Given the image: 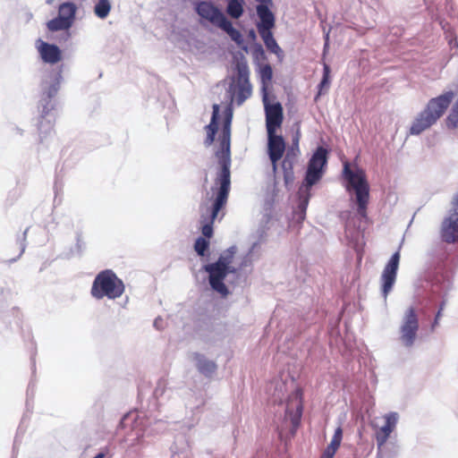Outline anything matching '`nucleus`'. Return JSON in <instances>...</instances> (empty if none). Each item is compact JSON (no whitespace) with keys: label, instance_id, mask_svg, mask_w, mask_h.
Segmentation results:
<instances>
[{"label":"nucleus","instance_id":"obj_1","mask_svg":"<svg viewBox=\"0 0 458 458\" xmlns=\"http://www.w3.org/2000/svg\"><path fill=\"white\" fill-rule=\"evenodd\" d=\"M454 98L452 90L431 98L417 115L410 127V134L420 135L434 125L443 116Z\"/></svg>","mask_w":458,"mask_h":458},{"label":"nucleus","instance_id":"obj_2","mask_svg":"<svg viewBox=\"0 0 458 458\" xmlns=\"http://www.w3.org/2000/svg\"><path fill=\"white\" fill-rule=\"evenodd\" d=\"M236 247L233 246L225 250L214 262L204 266V270L208 274V281L211 288L222 297L229 294V290L224 280L229 273H236V268L232 267Z\"/></svg>","mask_w":458,"mask_h":458},{"label":"nucleus","instance_id":"obj_3","mask_svg":"<svg viewBox=\"0 0 458 458\" xmlns=\"http://www.w3.org/2000/svg\"><path fill=\"white\" fill-rule=\"evenodd\" d=\"M230 189L231 180H228L227 174L223 175V178L215 179V187L212 188L215 198L210 208V214L208 217L201 216V233L208 239L213 236V224L219 216L220 211L226 206Z\"/></svg>","mask_w":458,"mask_h":458},{"label":"nucleus","instance_id":"obj_4","mask_svg":"<svg viewBox=\"0 0 458 458\" xmlns=\"http://www.w3.org/2000/svg\"><path fill=\"white\" fill-rule=\"evenodd\" d=\"M343 173L348 182L347 191L352 190L354 191L357 213L360 216L366 217L369 202V185L365 172L361 169L352 171L349 163H345Z\"/></svg>","mask_w":458,"mask_h":458},{"label":"nucleus","instance_id":"obj_5","mask_svg":"<svg viewBox=\"0 0 458 458\" xmlns=\"http://www.w3.org/2000/svg\"><path fill=\"white\" fill-rule=\"evenodd\" d=\"M125 290L123 282L111 269L99 272L92 284L90 293L97 299L101 300L107 297L114 300L121 297Z\"/></svg>","mask_w":458,"mask_h":458},{"label":"nucleus","instance_id":"obj_6","mask_svg":"<svg viewBox=\"0 0 458 458\" xmlns=\"http://www.w3.org/2000/svg\"><path fill=\"white\" fill-rule=\"evenodd\" d=\"M232 118L233 112L232 109L228 107L224 120L222 133L219 136L220 148L216 153L219 165H221L220 172L217 174L216 178H223V175L227 173L228 180H231L230 138Z\"/></svg>","mask_w":458,"mask_h":458},{"label":"nucleus","instance_id":"obj_7","mask_svg":"<svg viewBox=\"0 0 458 458\" xmlns=\"http://www.w3.org/2000/svg\"><path fill=\"white\" fill-rule=\"evenodd\" d=\"M235 69L237 75L233 88V95L235 97L236 104L241 106L246 99L250 98L252 87L249 80V66L244 58L237 61Z\"/></svg>","mask_w":458,"mask_h":458},{"label":"nucleus","instance_id":"obj_8","mask_svg":"<svg viewBox=\"0 0 458 458\" xmlns=\"http://www.w3.org/2000/svg\"><path fill=\"white\" fill-rule=\"evenodd\" d=\"M440 236L446 243L458 242V199L456 198L452 202V209L448 216L442 222Z\"/></svg>","mask_w":458,"mask_h":458},{"label":"nucleus","instance_id":"obj_9","mask_svg":"<svg viewBox=\"0 0 458 458\" xmlns=\"http://www.w3.org/2000/svg\"><path fill=\"white\" fill-rule=\"evenodd\" d=\"M303 411L302 391L296 389L287 398L284 420H289L295 431L301 423Z\"/></svg>","mask_w":458,"mask_h":458},{"label":"nucleus","instance_id":"obj_10","mask_svg":"<svg viewBox=\"0 0 458 458\" xmlns=\"http://www.w3.org/2000/svg\"><path fill=\"white\" fill-rule=\"evenodd\" d=\"M263 104L266 115L267 132L276 131L281 128L284 121V109L279 102L271 104L268 100L267 93L263 95Z\"/></svg>","mask_w":458,"mask_h":458},{"label":"nucleus","instance_id":"obj_11","mask_svg":"<svg viewBox=\"0 0 458 458\" xmlns=\"http://www.w3.org/2000/svg\"><path fill=\"white\" fill-rule=\"evenodd\" d=\"M76 5L73 3H64L59 6L58 16L47 22V28L51 31H58L69 29L74 20Z\"/></svg>","mask_w":458,"mask_h":458},{"label":"nucleus","instance_id":"obj_12","mask_svg":"<svg viewBox=\"0 0 458 458\" xmlns=\"http://www.w3.org/2000/svg\"><path fill=\"white\" fill-rule=\"evenodd\" d=\"M419 329V319L416 310L410 307L404 315L403 325L401 326V340L405 346H411L415 341L417 331Z\"/></svg>","mask_w":458,"mask_h":458},{"label":"nucleus","instance_id":"obj_13","mask_svg":"<svg viewBox=\"0 0 458 458\" xmlns=\"http://www.w3.org/2000/svg\"><path fill=\"white\" fill-rule=\"evenodd\" d=\"M400 262V252H394L387 264L386 265L383 273L381 275V290L382 294L385 299L387 298V295L392 291L393 286L396 280L397 270L399 267Z\"/></svg>","mask_w":458,"mask_h":458},{"label":"nucleus","instance_id":"obj_14","mask_svg":"<svg viewBox=\"0 0 458 458\" xmlns=\"http://www.w3.org/2000/svg\"><path fill=\"white\" fill-rule=\"evenodd\" d=\"M195 11L202 20L216 27H219V24L226 18L222 11L210 1L196 2Z\"/></svg>","mask_w":458,"mask_h":458},{"label":"nucleus","instance_id":"obj_15","mask_svg":"<svg viewBox=\"0 0 458 458\" xmlns=\"http://www.w3.org/2000/svg\"><path fill=\"white\" fill-rule=\"evenodd\" d=\"M267 149L269 159L274 170H276L278 161L283 157L285 151L284 140L281 135H277L276 131L267 132Z\"/></svg>","mask_w":458,"mask_h":458},{"label":"nucleus","instance_id":"obj_16","mask_svg":"<svg viewBox=\"0 0 458 458\" xmlns=\"http://www.w3.org/2000/svg\"><path fill=\"white\" fill-rule=\"evenodd\" d=\"M384 419L385 425L379 428L375 434L378 449L386 443L390 434L394 430L398 421V414L396 412H389L384 416Z\"/></svg>","mask_w":458,"mask_h":458},{"label":"nucleus","instance_id":"obj_17","mask_svg":"<svg viewBox=\"0 0 458 458\" xmlns=\"http://www.w3.org/2000/svg\"><path fill=\"white\" fill-rule=\"evenodd\" d=\"M38 52L42 60L47 64H56L62 59V52L60 48L53 44L40 41Z\"/></svg>","mask_w":458,"mask_h":458},{"label":"nucleus","instance_id":"obj_18","mask_svg":"<svg viewBox=\"0 0 458 458\" xmlns=\"http://www.w3.org/2000/svg\"><path fill=\"white\" fill-rule=\"evenodd\" d=\"M257 13L260 19V22L257 25L259 32L271 30L275 26V16L267 4H259L257 5Z\"/></svg>","mask_w":458,"mask_h":458},{"label":"nucleus","instance_id":"obj_19","mask_svg":"<svg viewBox=\"0 0 458 458\" xmlns=\"http://www.w3.org/2000/svg\"><path fill=\"white\" fill-rule=\"evenodd\" d=\"M219 105L214 104L210 123L205 127L207 131V137L205 140L206 146H210L215 140V136L218 129L217 121L219 117Z\"/></svg>","mask_w":458,"mask_h":458},{"label":"nucleus","instance_id":"obj_20","mask_svg":"<svg viewBox=\"0 0 458 458\" xmlns=\"http://www.w3.org/2000/svg\"><path fill=\"white\" fill-rule=\"evenodd\" d=\"M343 439V428L341 426L337 427L335 430L330 444L324 450L320 458H334L337 450L339 449Z\"/></svg>","mask_w":458,"mask_h":458},{"label":"nucleus","instance_id":"obj_21","mask_svg":"<svg viewBox=\"0 0 458 458\" xmlns=\"http://www.w3.org/2000/svg\"><path fill=\"white\" fill-rule=\"evenodd\" d=\"M260 37L262 38L266 47L270 52L274 53L280 59L284 56V52L281 47L276 43V39L273 37V33L271 30L260 31L259 32Z\"/></svg>","mask_w":458,"mask_h":458},{"label":"nucleus","instance_id":"obj_22","mask_svg":"<svg viewBox=\"0 0 458 458\" xmlns=\"http://www.w3.org/2000/svg\"><path fill=\"white\" fill-rule=\"evenodd\" d=\"M327 161V151L323 147H318L309 161L308 166L314 167L323 172V167Z\"/></svg>","mask_w":458,"mask_h":458},{"label":"nucleus","instance_id":"obj_23","mask_svg":"<svg viewBox=\"0 0 458 458\" xmlns=\"http://www.w3.org/2000/svg\"><path fill=\"white\" fill-rule=\"evenodd\" d=\"M197 368L199 371L205 376H211L216 370V365L214 361L207 360L204 356L197 355Z\"/></svg>","mask_w":458,"mask_h":458},{"label":"nucleus","instance_id":"obj_24","mask_svg":"<svg viewBox=\"0 0 458 458\" xmlns=\"http://www.w3.org/2000/svg\"><path fill=\"white\" fill-rule=\"evenodd\" d=\"M218 28L225 31L232 38V40H233L238 46H242L243 39L241 32L233 27L232 22L228 21L227 18H225L224 21L219 24Z\"/></svg>","mask_w":458,"mask_h":458},{"label":"nucleus","instance_id":"obj_25","mask_svg":"<svg viewBox=\"0 0 458 458\" xmlns=\"http://www.w3.org/2000/svg\"><path fill=\"white\" fill-rule=\"evenodd\" d=\"M293 162L294 160H293V158H289V157H284L282 162L284 180L287 187L292 185L294 181Z\"/></svg>","mask_w":458,"mask_h":458},{"label":"nucleus","instance_id":"obj_26","mask_svg":"<svg viewBox=\"0 0 458 458\" xmlns=\"http://www.w3.org/2000/svg\"><path fill=\"white\" fill-rule=\"evenodd\" d=\"M322 171L316 169L314 167L308 166L306 176L304 180V185L306 187V191H310L312 185L317 183L320 178L322 177Z\"/></svg>","mask_w":458,"mask_h":458},{"label":"nucleus","instance_id":"obj_27","mask_svg":"<svg viewBox=\"0 0 458 458\" xmlns=\"http://www.w3.org/2000/svg\"><path fill=\"white\" fill-rule=\"evenodd\" d=\"M330 72H331L330 66L327 63H324L323 64V77H322L320 83L318 84V93L316 97V99L320 95L326 93L327 91V89H329L330 83H331Z\"/></svg>","mask_w":458,"mask_h":458},{"label":"nucleus","instance_id":"obj_28","mask_svg":"<svg viewBox=\"0 0 458 458\" xmlns=\"http://www.w3.org/2000/svg\"><path fill=\"white\" fill-rule=\"evenodd\" d=\"M445 124L448 129H456L458 127V98L454 104L449 114L445 119Z\"/></svg>","mask_w":458,"mask_h":458},{"label":"nucleus","instance_id":"obj_29","mask_svg":"<svg viewBox=\"0 0 458 458\" xmlns=\"http://www.w3.org/2000/svg\"><path fill=\"white\" fill-rule=\"evenodd\" d=\"M111 5L108 0H99L95 5V13L100 19H105L110 13Z\"/></svg>","mask_w":458,"mask_h":458},{"label":"nucleus","instance_id":"obj_30","mask_svg":"<svg viewBox=\"0 0 458 458\" xmlns=\"http://www.w3.org/2000/svg\"><path fill=\"white\" fill-rule=\"evenodd\" d=\"M59 90V81H55L51 83L47 82V85L43 90V96L45 98L51 99L54 98Z\"/></svg>","mask_w":458,"mask_h":458},{"label":"nucleus","instance_id":"obj_31","mask_svg":"<svg viewBox=\"0 0 458 458\" xmlns=\"http://www.w3.org/2000/svg\"><path fill=\"white\" fill-rule=\"evenodd\" d=\"M260 77H261L262 83L264 85L263 90L265 93V92H267L266 85L271 81L272 77H273L272 67L269 64H265L261 67Z\"/></svg>","mask_w":458,"mask_h":458},{"label":"nucleus","instance_id":"obj_32","mask_svg":"<svg viewBox=\"0 0 458 458\" xmlns=\"http://www.w3.org/2000/svg\"><path fill=\"white\" fill-rule=\"evenodd\" d=\"M209 247L208 240L199 237L194 243V250L199 256H204Z\"/></svg>","mask_w":458,"mask_h":458},{"label":"nucleus","instance_id":"obj_33","mask_svg":"<svg viewBox=\"0 0 458 458\" xmlns=\"http://www.w3.org/2000/svg\"><path fill=\"white\" fill-rule=\"evenodd\" d=\"M299 138L298 136L293 140L292 147L288 149L285 157H289V158H293V160H295L299 154Z\"/></svg>","mask_w":458,"mask_h":458},{"label":"nucleus","instance_id":"obj_34","mask_svg":"<svg viewBox=\"0 0 458 458\" xmlns=\"http://www.w3.org/2000/svg\"><path fill=\"white\" fill-rule=\"evenodd\" d=\"M308 202H309V196L305 197L302 200H301V202L298 206V208L300 209V211L301 213V219H304Z\"/></svg>","mask_w":458,"mask_h":458},{"label":"nucleus","instance_id":"obj_35","mask_svg":"<svg viewBox=\"0 0 458 458\" xmlns=\"http://www.w3.org/2000/svg\"><path fill=\"white\" fill-rule=\"evenodd\" d=\"M440 318V314H436L435 319L431 325V331H434L436 327L439 325Z\"/></svg>","mask_w":458,"mask_h":458},{"label":"nucleus","instance_id":"obj_36","mask_svg":"<svg viewBox=\"0 0 458 458\" xmlns=\"http://www.w3.org/2000/svg\"><path fill=\"white\" fill-rule=\"evenodd\" d=\"M445 301H442L441 304L439 305V309L437 312V314H440V318L443 316V311L445 310Z\"/></svg>","mask_w":458,"mask_h":458},{"label":"nucleus","instance_id":"obj_37","mask_svg":"<svg viewBox=\"0 0 458 458\" xmlns=\"http://www.w3.org/2000/svg\"><path fill=\"white\" fill-rule=\"evenodd\" d=\"M257 1L260 3L259 4H267V6H268V4H271V3H272V0H257Z\"/></svg>","mask_w":458,"mask_h":458},{"label":"nucleus","instance_id":"obj_38","mask_svg":"<svg viewBox=\"0 0 458 458\" xmlns=\"http://www.w3.org/2000/svg\"><path fill=\"white\" fill-rule=\"evenodd\" d=\"M328 40H329V38H328V34H327V37H326V43H325V47H324V51H326L327 48L328 47Z\"/></svg>","mask_w":458,"mask_h":458},{"label":"nucleus","instance_id":"obj_39","mask_svg":"<svg viewBox=\"0 0 458 458\" xmlns=\"http://www.w3.org/2000/svg\"><path fill=\"white\" fill-rule=\"evenodd\" d=\"M249 35L252 39L256 38V34L254 30H250Z\"/></svg>","mask_w":458,"mask_h":458},{"label":"nucleus","instance_id":"obj_40","mask_svg":"<svg viewBox=\"0 0 458 458\" xmlns=\"http://www.w3.org/2000/svg\"><path fill=\"white\" fill-rule=\"evenodd\" d=\"M105 457V454L103 453H99L95 457L93 458H104Z\"/></svg>","mask_w":458,"mask_h":458},{"label":"nucleus","instance_id":"obj_41","mask_svg":"<svg viewBox=\"0 0 458 458\" xmlns=\"http://www.w3.org/2000/svg\"><path fill=\"white\" fill-rule=\"evenodd\" d=\"M258 49H259V51L260 53H263V50H262L261 46H259Z\"/></svg>","mask_w":458,"mask_h":458}]
</instances>
